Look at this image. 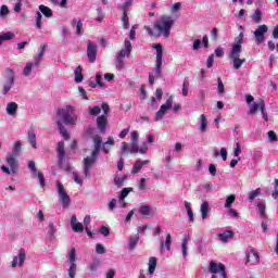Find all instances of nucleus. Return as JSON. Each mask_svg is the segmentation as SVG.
<instances>
[{
    "instance_id": "1",
    "label": "nucleus",
    "mask_w": 278,
    "mask_h": 278,
    "mask_svg": "<svg viewBox=\"0 0 278 278\" xmlns=\"http://www.w3.org/2000/svg\"><path fill=\"white\" fill-rule=\"evenodd\" d=\"M56 116L59 117V119L56 121L59 131L65 140H68L71 136L68 135V131L66 130V127H64V125H77V115L75 114V108L73 105H66L63 109H59L56 111Z\"/></svg>"
},
{
    "instance_id": "2",
    "label": "nucleus",
    "mask_w": 278,
    "mask_h": 278,
    "mask_svg": "<svg viewBox=\"0 0 278 278\" xmlns=\"http://www.w3.org/2000/svg\"><path fill=\"white\" fill-rule=\"evenodd\" d=\"M173 25H175V21L170 16H161L160 20L154 22V30L151 26H144L143 29L148 31L149 36H153L154 38H160L163 36L164 38L170 37V29H173Z\"/></svg>"
},
{
    "instance_id": "3",
    "label": "nucleus",
    "mask_w": 278,
    "mask_h": 278,
    "mask_svg": "<svg viewBox=\"0 0 278 278\" xmlns=\"http://www.w3.org/2000/svg\"><path fill=\"white\" fill-rule=\"evenodd\" d=\"M93 148L91 156L84 159L83 173L85 175V179H90V168H92V164L97 163V157H99V153H101V136L96 135L93 137Z\"/></svg>"
},
{
    "instance_id": "4",
    "label": "nucleus",
    "mask_w": 278,
    "mask_h": 278,
    "mask_svg": "<svg viewBox=\"0 0 278 278\" xmlns=\"http://www.w3.org/2000/svg\"><path fill=\"white\" fill-rule=\"evenodd\" d=\"M17 156H14L13 154H9L5 159V162L8 166L5 165L1 166L2 173H5V175H16L18 170V161L16 160Z\"/></svg>"
},
{
    "instance_id": "5",
    "label": "nucleus",
    "mask_w": 278,
    "mask_h": 278,
    "mask_svg": "<svg viewBox=\"0 0 278 278\" xmlns=\"http://www.w3.org/2000/svg\"><path fill=\"white\" fill-rule=\"evenodd\" d=\"M67 262L70 264L67 278H75L77 275V263H75L77 262V250H75V248H71L70 252L67 253Z\"/></svg>"
},
{
    "instance_id": "6",
    "label": "nucleus",
    "mask_w": 278,
    "mask_h": 278,
    "mask_svg": "<svg viewBox=\"0 0 278 278\" xmlns=\"http://www.w3.org/2000/svg\"><path fill=\"white\" fill-rule=\"evenodd\" d=\"M103 114L97 117L98 129L101 134L105 132V127H108V114H110V105L108 103H102Z\"/></svg>"
},
{
    "instance_id": "7",
    "label": "nucleus",
    "mask_w": 278,
    "mask_h": 278,
    "mask_svg": "<svg viewBox=\"0 0 278 278\" xmlns=\"http://www.w3.org/2000/svg\"><path fill=\"white\" fill-rule=\"evenodd\" d=\"M56 192L59 194V201L62 204V207L66 210L71 205V197L66 193V189H64V185H62L59 180L56 181Z\"/></svg>"
},
{
    "instance_id": "8",
    "label": "nucleus",
    "mask_w": 278,
    "mask_h": 278,
    "mask_svg": "<svg viewBox=\"0 0 278 278\" xmlns=\"http://www.w3.org/2000/svg\"><path fill=\"white\" fill-rule=\"evenodd\" d=\"M240 53H242V49L231 48L229 58L230 60H232L235 71H239V68H242V64L247 62V59H240Z\"/></svg>"
},
{
    "instance_id": "9",
    "label": "nucleus",
    "mask_w": 278,
    "mask_h": 278,
    "mask_svg": "<svg viewBox=\"0 0 278 278\" xmlns=\"http://www.w3.org/2000/svg\"><path fill=\"white\" fill-rule=\"evenodd\" d=\"M168 110H173V96H170L165 104H162L160 110L156 112L154 121L156 123H160V121H163L164 116L168 114Z\"/></svg>"
},
{
    "instance_id": "10",
    "label": "nucleus",
    "mask_w": 278,
    "mask_h": 278,
    "mask_svg": "<svg viewBox=\"0 0 278 278\" xmlns=\"http://www.w3.org/2000/svg\"><path fill=\"white\" fill-rule=\"evenodd\" d=\"M208 273L212 275H219V278H227V271L225 270V265L223 263H216L214 261L210 262Z\"/></svg>"
},
{
    "instance_id": "11",
    "label": "nucleus",
    "mask_w": 278,
    "mask_h": 278,
    "mask_svg": "<svg viewBox=\"0 0 278 278\" xmlns=\"http://www.w3.org/2000/svg\"><path fill=\"white\" fill-rule=\"evenodd\" d=\"M154 49L156 51V62H155V75L156 77H162V56L164 55V50L162 48V45L157 43L154 46Z\"/></svg>"
},
{
    "instance_id": "12",
    "label": "nucleus",
    "mask_w": 278,
    "mask_h": 278,
    "mask_svg": "<svg viewBox=\"0 0 278 278\" xmlns=\"http://www.w3.org/2000/svg\"><path fill=\"white\" fill-rule=\"evenodd\" d=\"M97 46L92 41H87V58L91 64L97 61Z\"/></svg>"
},
{
    "instance_id": "13",
    "label": "nucleus",
    "mask_w": 278,
    "mask_h": 278,
    "mask_svg": "<svg viewBox=\"0 0 278 278\" xmlns=\"http://www.w3.org/2000/svg\"><path fill=\"white\" fill-rule=\"evenodd\" d=\"M268 31V26L266 24H263L257 27V29L254 31L256 45H262L264 42V34Z\"/></svg>"
},
{
    "instance_id": "14",
    "label": "nucleus",
    "mask_w": 278,
    "mask_h": 278,
    "mask_svg": "<svg viewBox=\"0 0 278 278\" xmlns=\"http://www.w3.org/2000/svg\"><path fill=\"white\" fill-rule=\"evenodd\" d=\"M56 153L59 155V166H64L66 162V152L64 150V141H60L58 143Z\"/></svg>"
},
{
    "instance_id": "15",
    "label": "nucleus",
    "mask_w": 278,
    "mask_h": 278,
    "mask_svg": "<svg viewBox=\"0 0 278 278\" xmlns=\"http://www.w3.org/2000/svg\"><path fill=\"white\" fill-rule=\"evenodd\" d=\"M25 257H26V253L24 249H21L17 253L16 256H14L13 261H12V267L16 268V266H23V264H25Z\"/></svg>"
},
{
    "instance_id": "16",
    "label": "nucleus",
    "mask_w": 278,
    "mask_h": 278,
    "mask_svg": "<svg viewBox=\"0 0 278 278\" xmlns=\"http://www.w3.org/2000/svg\"><path fill=\"white\" fill-rule=\"evenodd\" d=\"M247 255V262H252V264H260V253L256 252L254 248H250L245 252Z\"/></svg>"
},
{
    "instance_id": "17",
    "label": "nucleus",
    "mask_w": 278,
    "mask_h": 278,
    "mask_svg": "<svg viewBox=\"0 0 278 278\" xmlns=\"http://www.w3.org/2000/svg\"><path fill=\"white\" fill-rule=\"evenodd\" d=\"M131 49H132V47H131V41L126 39V40L124 41V49H122V50L117 53V55H118L119 58H123V59L129 58V54L131 53Z\"/></svg>"
},
{
    "instance_id": "18",
    "label": "nucleus",
    "mask_w": 278,
    "mask_h": 278,
    "mask_svg": "<svg viewBox=\"0 0 278 278\" xmlns=\"http://www.w3.org/2000/svg\"><path fill=\"white\" fill-rule=\"evenodd\" d=\"M150 162L151 161H149V160H146V161H142V160H137L136 162H135V165H134V167H132V175H138V173H140V170H142V167L143 166H147V164H150Z\"/></svg>"
},
{
    "instance_id": "19",
    "label": "nucleus",
    "mask_w": 278,
    "mask_h": 278,
    "mask_svg": "<svg viewBox=\"0 0 278 278\" xmlns=\"http://www.w3.org/2000/svg\"><path fill=\"white\" fill-rule=\"evenodd\" d=\"M210 202L203 201L200 206V214L202 216V220H207V214H210Z\"/></svg>"
},
{
    "instance_id": "20",
    "label": "nucleus",
    "mask_w": 278,
    "mask_h": 278,
    "mask_svg": "<svg viewBox=\"0 0 278 278\" xmlns=\"http://www.w3.org/2000/svg\"><path fill=\"white\" fill-rule=\"evenodd\" d=\"M220 242H229L231 238H233V231L231 230H225L224 232H220L217 235Z\"/></svg>"
},
{
    "instance_id": "21",
    "label": "nucleus",
    "mask_w": 278,
    "mask_h": 278,
    "mask_svg": "<svg viewBox=\"0 0 278 278\" xmlns=\"http://www.w3.org/2000/svg\"><path fill=\"white\" fill-rule=\"evenodd\" d=\"M108 144L111 147H114L116 142L114 141L113 137H109L108 140L103 143V139L101 138V148L104 153H110V148H108Z\"/></svg>"
},
{
    "instance_id": "22",
    "label": "nucleus",
    "mask_w": 278,
    "mask_h": 278,
    "mask_svg": "<svg viewBox=\"0 0 278 278\" xmlns=\"http://www.w3.org/2000/svg\"><path fill=\"white\" fill-rule=\"evenodd\" d=\"M17 111L18 104L16 102H9L7 104V114H9V116H15Z\"/></svg>"
},
{
    "instance_id": "23",
    "label": "nucleus",
    "mask_w": 278,
    "mask_h": 278,
    "mask_svg": "<svg viewBox=\"0 0 278 278\" xmlns=\"http://www.w3.org/2000/svg\"><path fill=\"white\" fill-rule=\"evenodd\" d=\"M242 45H244V33H240L238 37L235 38V42L232 43V49H241Z\"/></svg>"
},
{
    "instance_id": "24",
    "label": "nucleus",
    "mask_w": 278,
    "mask_h": 278,
    "mask_svg": "<svg viewBox=\"0 0 278 278\" xmlns=\"http://www.w3.org/2000/svg\"><path fill=\"white\" fill-rule=\"evenodd\" d=\"M134 5V0H125L122 5H119V10L122 11V14H129V10H131V7Z\"/></svg>"
},
{
    "instance_id": "25",
    "label": "nucleus",
    "mask_w": 278,
    "mask_h": 278,
    "mask_svg": "<svg viewBox=\"0 0 278 278\" xmlns=\"http://www.w3.org/2000/svg\"><path fill=\"white\" fill-rule=\"evenodd\" d=\"M4 79L9 83H14L16 80L15 72L12 68H7L4 72Z\"/></svg>"
},
{
    "instance_id": "26",
    "label": "nucleus",
    "mask_w": 278,
    "mask_h": 278,
    "mask_svg": "<svg viewBox=\"0 0 278 278\" xmlns=\"http://www.w3.org/2000/svg\"><path fill=\"white\" fill-rule=\"evenodd\" d=\"M72 27H76V34L78 36H81V29H84V23L81 20L74 18L72 21Z\"/></svg>"
},
{
    "instance_id": "27",
    "label": "nucleus",
    "mask_w": 278,
    "mask_h": 278,
    "mask_svg": "<svg viewBox=\"0 0 278 278\" xmlns=\"http://www.w3.org/2000/svg\"><path fill=\"white\" fill-rule=\"evenodd\" d=\"M39 11L41 14H43V16H46V18H51L53 16V11L47 5L40 4Z\"/></svg>"
},
{
    "instance_id": "28",
    "label": "nucleus",
    "mask_w": 278,
    "mask_h": 278,
    "mask_svg": "<svg viewBox=\"0 0 278 278\" xmlns=\"http://www.w3.org/2000/svg\"><path fill=\"white\" fill-rule=\"evenodd\" d=\"M170 244H173V238L170 237V235H167L165 243L161 240V251H164V249H166V251H170Z\"/></svg>"
},
{
    "instance_id": "29",
    "label": "nucleus",
    "mask_w": 278,
    "mask_h": 278,
    "mask_svg": "<svg viewBox=\"0 0 278 278\" xmlns=\"http://www.w3.org/2000/svg\"><path fill=\"white\" fill-rule=\"evenodd\" d=\"M200 131L201 134H205V131H207V117L205 114L200 115Z\"/></svg>"
},
{
    "instance_id": "30",
    "label": "nucleus",
    "mask_w": 278,
    "mask_h": 278,
    "mask_svg": "<svg viewBox=\"0 0 278 278\" xmlns=\"http://www.w3.org/2000/svg\"><path fill=\"white\" fill-rule=\"evenodd\" d=\"M28 142L33 149H38V143L36 142V132H34V130H28Z\"/></svg>"
},
{
    "instance_id": "31",
    "label": "nucleus",
    "mask_w": 278,
    "mask_h": 278,
    "mask_svg": "<svg viewBox=\"0 0 278 278\" xmlns=\"http://www.w3.org/2000/svg\"><path fill=\"white\" fill-rule=\"evenodd\" d=\"M81 66L76 67V70L74 71L75 73V77L74 80L76 81V84H81L84 81V74H81Z\"/></svg>"
},
{
    "instance_id": "32",
    "label": "nucleus",
    "mask_w": 278,
    "mask_h": 278,
    "mask_svg": "<svg viewBox=\"0 0 278 278\" xmlns=\"http://www.w3.org/2000/svg\"><path fill=\"white\" fill-rule=\"evenodd\" d=\"M156 267H157V258L150 257V260H149V269H148L149 275H153L155 273Z\"/></svg>"
},
{
    "instance_id": "33",
    "label": "nucleus",
    "mask_w": 278,
    "mask_h": 278,
    "mask_svg": "<svg viewBox=\"0 0 278 278\" xmlns=\"http://www.w3.org/2000/svg\"><path fill=\"white\" fill-rule=\"evenodd\" d=\"M260 194H262V189H256L253 191H250L248 193V200L250 201V203H253L255 201V199H257V197H260Z\"/></svg>"
},
{
    "instance_id": "34",
    "label": "nucleus",
    "mask_w": 278,
    "mask_h": 278,
    "mask_svg": "<svg viewBox=\"0 0 278 278\" xmlns=\"http://www.w3.org/2000/svg\"><path fill=\"white\" fill-rule=\"evenodd\" d=\"M125 59H123V56H118V54H116L115 56V68L117 71H123V68H125Z\"/></svg>"
},
{
    "instance_id": "35",
    "label": "nucleus",
    "mask_w": 278,
    "mask_h": 278,
    "mask_svg": "<svg viewBox=\"0 0 278 278\" xmlns=\"http://www.w3.org/2000/svg\"><path fill=\"white\" fill-rule=\"evenodd\" d=\"M45 51H47V45L42 43L41 50L39 51L38 56L35 59V66H40V60H42V58L45 55Z\"/></svg>"
},
{
    "instance_id": "36",
    "label": "nucleus",
    "mask_w": 278,
    "mask_h": 278,
    "mask_svg": "<svg viewBox=\"0 0 278 278\" xmlns=\"http://www.w3.org/2000/svg\"><path fill=\"white\" fill-rule=\"evenodd\" d=\"M185 208L187 210V215L189 216V223H194V213L192 212V206L190 202H185Z\"/></svg>"
},
{
    "instance_id": "37",
    "label": "nucleus",
    "mask_w": 278,
    "mask_h": 278,
    "mask_svg": "<svg viewBox=\"0 0 278 278\" xmlns=\"http://www.w3.org/2000/svg\"><path fill=\"white\" fill-rule=\"evenodd\" d=\"M34 66H36V63H31V62L26 63L23 70L24 77H29V75H31V68H34Z\"/></svg>"
},
{
    "instance_id": "38",
    "label": "nucleus",
    "mask_w": 278,
    "mask_h": 278,
    "mask_svg": "<svg viewBox=\"0 0 278 278\" xmlns=\"http://www.w3.org/2000/svg\"><path fill=\"white\" fill-rule=\"evenodd\" d=\"M48 238L49 240H55V225L53 223L48 225Z\"/></svg>"
},
{
    "instance_id": "39",
    "label": "nucleus",
    "mask_w": 278,
    "mask_h": 278,
    "mask_svg": "<svg viewBox=\"0 0 278 278\" xmlns=\"http://www.w3.org/2000/svg\"><path fill=\"white\" fill-rule=\"evenodd\" d=\"M140 214H142L143 216H151V214H153V208L149 205H142L139 208Z\"/></svg>"
},
{
    "instance_id": "40",
    "label": "nucleus",
    "mask_w": 278,
    "mask_h": 278,
    "mask_svg": "<svg viewBox=\"0 0 278 278\" xmlns=\"http://www.w3.org/2000/svg\"><path fill=\"white\" fill-rule=\"evenodd\" d=\"M139 240H140V236L129 238L128 247H129L130 251H134V249H136V247L138 245Z\"/></svg>"
},
{
    "instance_id": "41",
    "label": "nucleus",
    "mask_w": 278,
    "mask_h": 278,
    "mask_svg": "<svg viewBox=\"0 0 278 278\" xmlns=\"http://www.w3.org/2000/svg\"><path fill=\"white\" fill-rule=\"evenodd\" d=\"M257 210L261 218H267L266 216V205L264 203L260 202L257 203Z\"/></svg>"
},
{
    "instance_id": "42",
    "label": "nucleus",
    "mask_w": 278,
    "mask_h": 278,
    "mask_svg": "<svg viewBox=\"0 0 278 278\" xmlns=\"http://www.w3.org/2000/svg\"><path fill=\"white\" fill-rule=\"evenodd\" d=\"M181 249L182 257H188V238L186 237L182 239Z\"/></svg>"
},
{
    "instance_id": "43",
    "label": "nucleus",
    "mask_w": 278,
    "mask_h": 278,
    "mask_svg": "<svg viewBox=\"0 0 278 278\" xmlns=\"http://www.w3.org/2000/svg\"><path fill=\"white\" fill-rule=\"evenodd\" d=\"M132 190H134L132 188H124V189L121 191L118 201H123V200L127 199L129 192H131Z\"/></svg>"
},
{
    "instance_id": "44",
    "label": "nucleus",
    "mask_w": 278,
    "mask_h": 278,
    "mask_svg": "<svg viewBox=\"0 0 278 278\" xmlns=\"http://www.w3.org/2000/svg\"><path fill=\"white\" fill-rule=\"evenodd\" d=\"M35 23H36L37 29H42V13L37 12V15L35 17Z\"/></svg>"
},
{
    "instance_id": "45",
    "label": "nucleus",
    "mask_w": 278,
    "mask_h": 278,
    "mask_svg": "<svg viewBox=\"0 0 278 278\" xmlns=\"http://www.w3.org/2000/svg\"><path fill=\"white\" fill-rule=\"evenodd\" d=\"M235 202H236V195L230 194L229 197L226 198L225 207L229 210V207H231V205H233Z\"/></svg>"
},
{
    "instance_id": "46",
    "label": "nucleus",
    "mask_w": 278,
    "mask_h": 278,
    "mask_svg": "<svg viewBox=\"0 0 278 278\" xmlns=\"http://www.w3.org/2000/svg\"><path fill=\"white\" fill-rule=\"evenodd\" d=\"M0 39L2 41L12 40V39H14V33L8 31V33L0 34Z\"/></svg>"
},
{
    "instance_id": "47",
    "label": "nucleus",
    "mask_w": 278,
    "mask_h": 278,
    "mask_svg": "<svg viewBox=\"0 0 278 278\" xmlns=\"http://www.w3.org/2000/svg\"><path fill=\"white\" fill-rule=\"evenodd\" d=\"M13 87H14V83L4 81L2 93L8 94V92H10V90H12Z\"/></svg>"
},
{
    "instance_id": "48",
    "label": "nucleus",
    "mask_w": 278,
    "mask_h": 278,
    "mask_svg": "<svg viewBox=\"0 0 278 278\" xmlns=\"http://www.w3.org/2000/svg\"><path fill=\"white\" fill-rule=\"evenodd\" d=\"M28 168L33 173V177H36V175H38V168H36V162L28 161Z\"/></svg>"
},
{
    "instance_id": "49",
    "label": "nucleus",
    "mask_w": 278,
    "mask_h": 278,
    "mask_svg": "<svg viewBox=\"0 0 278 278\" xmlns=\"http://www.w3.org/2000/svg\"><path fill=\"white\" fill-rule=\"evenodd\" d=\"M138 190L144 192L147 190V178H141L138 182Z\"/></svg>"
},
{
    "instance_id": "50",
    "label": "nucleus",
    "mask_w": 278,
    "mask_h": 278,
    "mask_svg": "<svg viewBox=\"0 0 278 278\" xmlns=\"http://www.w3.org/2000/svg\"><path fill=\"white\" fill-rule=\"evenodd\" d=\"M257 110H262V100L250 108L249 114H255Z\"/></svg>"
},
{
    "instance_id": "51",
    "label": "nucleus",
    "mask_w": 278,
    "mask_h": 278,
    "mask_svg": "<svg viewBox=\"0 0 278 278\" xmlns=\"http://www.w3.org/2000/svg\"><path fill=\"white\" fill-rule=\"evenodd\" d=\"M72 229L76 233H79V232L84 231V224L77 222L76 224L72 225Z\"/></svg>"
},
{
    "instance_id": "52",
    "label": "nucleus",
    "mask_w": 278,
    "mask_h": 278,
    "mask_svg": "<svg viewBox=\"0 0 278 278\" xmlns=\"http://www.w3.org/2000/svg\"><path fill=\"white\" fill-rule=\"evenodd\" d=\"M18 153H21V141H16L13 148V152L11 155L18 157Z\"/></svg>"
},
{
    "instance_id": "53",
    "label": "nucleus",
    "mask_w": 278,
    "mask_h": 278,
    "mask_svg": "<svg viewBox=\"0 0 278 278\" xmlns=\"http://www.w3.org/2000/svg\"><path fill=\"white\" fill-rule=\"evenodd\" d=\"M122 23H123L124 29H129V15L122 14Z\"/></svg>"
},
{
    "instance_id": "54",
    "label": "nucleus",
    "mask_w": 278,
    "mask_h": 278,
    "mask_svg": "<svg viewBox=\"0 0 278 278\" xmlns=\"http://www.w3.org/2000/svg\"><path fill=\"white\" fill-rule=\"evenodd\" d=\"M261 112L264 121H268V113H266V104H264V100H261Z\"/></svg>"
},
{
    "instance_id": "55",
    "label": "nucleus",
    "mask_w": 278,
    "mask_h": 278,
    "mask_svg": "<svg viewBox=\"0 0 278 278\" xmlns=\"http://www.w3.org/2000/svg\"><path fill=\"white\" fill-rule=\"evenodd\" d=\"M252 20L255 21L256 23H261L262 22V11L257 10L254 12V14L252 15Z\"/></svg>"
},
{
    "instance_id": "56",
    "label": "nucleus",
    "mask_w": 278,
    "mask_h": 278,
    "mask_svg": "<svg viewBox=\"0 0 278 278\" xmlns=\"http://www.w3.org/2000/svg\"><path fill=\"white\" fill-rule=\"evenodd\" d=\"M90 116H99L101 114V108L100 106H93L89 110Z\"/></svg>"
},
{
    "instance_id": "57",
    "label": "nucleus",
    "mask_w": 278,
    "mask_h": 278,
    "mask_svg": "<svg viewBox=\"0 0 278 278\" xmlns=\"http://www.w3.org/2000/svg\"><path fill=\"white\" fill-rule=\"evenodd\" d=\"M73 179L75 184H78V186H84V180L79 177V174H77V172L73 173Z\"/></svg>"
},
{
    "instance_id": "58",
    "label": "nucleus",
    "mask_w": 278,
    "mask_h": 278,
    "mask_svg": "<svg viewBox=\"0 0 278 278\" xmlns=\"http://www.w3.org/2000/svg\"><path fill=\"white\" fill-rule=\"evenodd\" d=\"M96 252L98 255H103L105 253V248L101 243L96 244Z\"/></svg>"
},
{
    "instance_id": "59",
    "label": "nucleus",
    "mask_w": 278,
    "mask_h": 278,
    "mask_svg": "<svg viewBox=\"0 0 278 278\" xmlns=\"http://www.w3.org/2000/svg\"><path fill=\"white\" fill-rule=\"evenodd\" d=\"M36 177H38L39 184L41 188H45L46 182H45V175L41 172H37Z\"/></svg>"
},
{
    "instance_id": "60",
    "label": "nucleus",
    "mask_w": 278,
    "mask_h": 278,
    "mask_svg": "<svg viewBox=\"0 0 278 278\" xmlns=\"http://www.w3.org/2000/svg\"><path fill=\"white\" fill-rule=\"evenodd\" d=\"M267 136H268V139H269V142H277V134H275V131L273 130H269L267 132Z\"/></svg>"
},
{
    "instance_id": "61",
    "label": "nucleus",
    "mask_w": 278,
    "mask_h": 278,
    "mask_svg": "<svg viewBox=\"0 0 278 278\" xmlns=\"http://www.w3.org/2000/svg\"><path fill=\"white\" fill-rule=\"evenodd\" d=\"M129 153H139L138 143L131 142V144H129Z\"/></svg>"
},
{
    "instance_id": "62",
    "label": "nucleus",
    "mask_w": 278,
    "mask_h": 278,
    "mask_svg": "<svg viewBox=\"0 0 278 278\" xmlns=\"http://www.w3.org/2000/svg\"><path fill=\"white\" fill-rule=\"evenodd\" d=\"M114 184L117 186V188H121L123 184H125V177H115Z\"/></svg>"
},
{
    "instance_id": "63",
    "label": "nucleus",
    "mask_w": 278,
    "mask_h": 278,
    "mask_svg": "<svg viewBox=\"0 0 278 278\" xmlns=\"http://www.w3.org/2000/svg\"><path fill=\"white\" fill-rule=\"evenodd\" d=\"M198 99L200 100V103H203V101H205V89H199Z\"/></svg>"
},
{
    "instance_id": "64",
    "label": "nucleus",
    "mask_w": 278,
    "mask_h": 278,
    "mask_svg": "<svg viewBox=\"0 0 278 278\" xmlns=\"http://www.w3.org/2000/svg\"><path fill=\"white\" fill-rule=\"evenodd\" d=\"M273 199L278 197V179H275V191L271 193Z\"/></svg>"
}]
</instances>
